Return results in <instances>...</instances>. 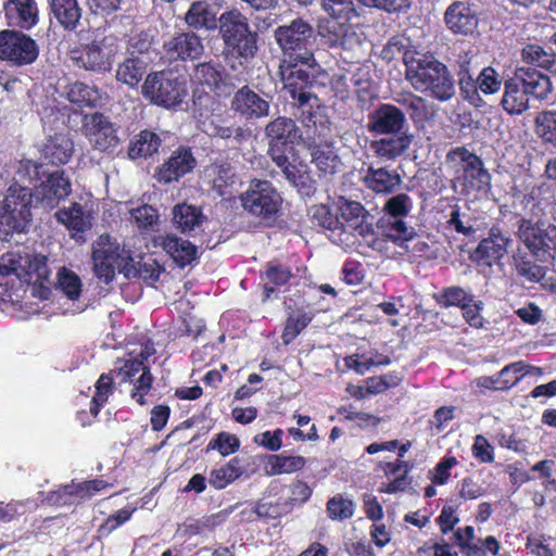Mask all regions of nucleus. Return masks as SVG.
<instances>
[{
  "label": "nucleus",
  "instance_id": "50",
  "mask_svg": "<svg viewBox=\"0 0 556 556\" xmlns=\"http://www.w3.org/2000/svg\"><path fill=\"white\" fill-rule=\"evenodd\" d=\"M355 511L354 502L344 497L341 494H337L329 498L327 502V514L328 517L332 520H346L353 517Z\"/></svg>",
  "mask_w": 556,
  "mask_h": 556
},
{
  "label": "nucleus",
  "instance_id": "57",
  "mask_svg": "<svg viewBox=\"0 0 556 556\" xmlns=\"http://www.w3.org/2000/svg\"><path fill=\"white\" fill-rule=\"evenodd\" d=\"M25 265V278L36 276L37 280L45 281L50 276V270L47 264V257L42 254H30L26 252Z\"/></svg>",
  "mask_w": 556,
  "mask_h": 556
},
{
  "label": "nucleus",
  "instance_id": "28",
  "mask_svg": "<svg viewBox=\"0 0 556 556\" xmlns=\"http://www.w3.org/2000/svg\"><path fill=\"white\" fill-rule=\"evenodd\" d=\"M363 181L375 193L390 194L401 186L402 177L395 170L370 165L364 174Z\"/></svg>",
  "mask_w": 556,
  "mask_h": 556
},
{
  "label": "nucleus",
  "instance_id": "25",
  "mask_svg": "<svg viewBox=\"0 0 556 556\" xmlns=\"http://www.w3.org/2000/svg\"><path fill=\"white\" fill-rule=\"evenodd\" d=\"M195 166V160L188 149H178L156 172L160 182L169 184L190 173Z\"/></svg>",
  "mask_w": 556,
  "mask_h": 556
},
{
  "label": "nucleus",
  "instance_id": "22",
  "mask_svg": "<svg viewBox=\"0 0 556 556\" xmlns=\"http://www.w3.org/2000/svg\"><path fill=\"white\" fill-rule=\"evenodd\" d=\"M108 486L109 484L101 479L84 481L80 483H72L62 486L56 492H53L50 495L49 501L60 506L71 505L76 500H89L96 494L105 490Z\"/></svg>",
  "mask_w": 556,
  "mask_h": 556
},
{
  "label": "nucleus",
  "instance_id": "9",
  "mask_svg": "<svg viewBox=\"0 0 556 556\" xmlns=\"http://www.w3.org/2000/svg\"><path fill=\"white\" fill-rule=\"evenodd\" d=\"M123 42L114 35L97 36L83 49L71 51V60L80 68L92 72H108L112 68Z\"/></svg>",
  "mask_w": 556,
  "mask_h": 556
},
{
  "label": "nucleus",
  "instance_id": "24",
  "mask_svg": "<svg viewBox=\"0 0 556 556\" xmlns=\"http://www.w3.org/2000/svg\"><path fill=\"white\" fill-rule=\"evenodd\" d=\"M4 12L10 26L30 29L38 23L39 12L35 0H8Z\"/></svg>",
  "mask_w": 556,
  "mask_h": 556
},
{
  "label": "nucleus",
  "instance_id": "4",
  "mask_svg": "<svg viewBox=\"0 0 556 556\" xmlns=\"http://www.w3.org/2000/svg\"><path fill=\"white\" fill-rule=\"evenodd\" d=\"M92 263L96 276L105 283L114 279L116 269L126 278L137 275V267L129 252L109 235H101L92 244Z\"/></svg>",
  "mask_w": 556,
  "mask_h": 556
},
{
  "label": "nucleus",
  "instance_id": "51",
  "mask_svg": "<svg viewBox=\"0 0 556 556\" xmlns=\"http://www.w3.org/2000/svg\"><path fill=\"white\" fill-rule=\"evenodd\" d=\"M392 219L388 220L384 226V236L397 245L410 241L416 235L414 228L407 226L402 218Z\"/></svg>",
  "mask_w": 556,
  "mask_h": 556
},
{
  "label": "nucleus",
  "instance_id": "41",
  "mask_svg": "<svg viewBox=\"0 0 556 556\" xmlns=\"http://www.w3.org/2000/svg\"><path fill=\"white\" fill-rule=\"evenodd\" d=\"M55 288L68 300L78 301L83 292V281L80 277L67 267H60L56 271Z\"/></svg>",
  "mask_w": 556,
  "mask_h": 556
},
{
  "label": "nucleus",
  "instance_id": "20",
  "mask_svg": "<svg viewBox=\"0 0 556 556\" xmlns=\"http://www.w3.org/2000/svg\"><path fill=\"white\" fill-rule=\"evenodd\" d=\"M266 136L269 139L268 153L273 157V151L276 153H286L289 144H293L301 138L300 129L294 121L287 117H278L266 126Z\"/></svg>",
  "mask_w": 556,
  "mask_h": 556
},
{
  "label": "nucleus",
  "instance_id": "18",
  "mask_svg": "<svg viewBox=\"0 0 556 556\" xmlns=\"http://www.w3.org/2000/svg\"><path fill=\"white\" fill-rule=\"evenodd\" d=\"M405 114L395 105L381 104L368 115L367 129L375 135L404 131Z\"/></svg>",
  "mask_w": 556,
  "mask_h": 556
},
{
  "label": "nucleus",
  "instance_id": "30",
  "mask_svg": "<svg viewBox=\"0 0 556 556\" xmlns=\"http://www.w3.org/2000/svg\"><path fill=\"white\" fill-rule=\"evenodd\" d=\"M41 153L51 164H66L73 156L74 142L68 134H55L47 139Z\"/></svg>",
  "mask_w": 556,
  "mask_h": 556
},
{
  "label": "nucleus",
  "instance_id": "17",
  "mask_svg": "<svg viewBox=\"0 0 556 556\" xmlns=\"http://www.w3.org/2000/svg\"><path fill=\"white\" fill-rule=\"evenodd\" d=\"M71 189L70 179L64 176L63 172L55 170L35 189L31 199L34 198L36 203L43 208L50 210L64 200L71 193Z\"/></svg>",
  "mask_w": 556,
  "mask_h": 556
},
{
  "label": "nucleus",
  "instance_id": "3",
  "mask_svg": "<svg viewBox=\"0 0 556 556\" xmlns=\"http://www.w3.org/2000/svg\"><path fill=\"white\" fill-rule=\"evenodd\" d=\"M274 39L281 50V59H292L316 68L313 52L315 30L308 21L296 17L278 25L274 30Z\"/></svg>",
  "mask_w": 556,
  "mask_h": 556
},
{
  "label": "nucleus",
  "instance_id": "45",
  "mask_svg": "<svg viewBox=\"0 0 556 556\" xmlns=\"http://www.w3.org/2000/svg\"><path fill=\"white\" fill-rule=\"evenodd\" d=\"M26 248L18 247L14 251H10L0 256V275H15L20 279L25 278L26 269L25 265Z\"/></svg>",
  "mask_w": 556,
  "mask_h": 556
},
{
  "label": "nucleus",
  "instance_id": "26",
  "mask_svg": "<svg viewBox=\"0 0 556 556\" xmlns=\"http://www.w3.org/2000/svg\"><path fill=\"white\" fill-rule=\"evenodd\" d=\"M413 136L407 131L388 134L387 137L374 140L370 144L374 153L386 161H394L410 147Z\"/></svg>",
  "mask_w": 556,
  "mask_h": 556
},
{
  "label": "nucleus",
  "instance_id": "27",
  "mask_svg": "<svg viewBox=\"0 0 556 556\" xmlns=\"http://www.w3.org/2000/svg\"><path fill=\"white\" fill-rule=\"evenodd\" d=\"M350 21L336 20L329 25L328 41L331 47L355 50L361 47L363 33Z\"/></svg>",
  "mask_w": 556,
  "mask_h": 556
},
{
  "label": "nucleus",
  "instance_id": "63",
  "mask_svg": "<svg viewBox=\"0 0 556 556\" xmlns=\"http://www.w3.org/2000/svg\"><path fill=\"white\" fill-rule=\"evenodd\" d=\"M483 303L476 301L473 298L468 301L463 307V317L473 328L480 329L484 327V318L481 315Z\"/></svg>",
  "mask_w": 556,
  "mask_h": 556
},
{
  "label": "nucleus",
  "instance_id": "5",
  "mask_svg": "<svg viewBox=\"0 0 556 556\" xmlns=\"http://www.w3.org/2000/svg\"><path fill=\"white\" fill-rule=\"evenodd\" d=\"M320 73V66L316 62V68L292 59H281L279 63V76L283 84V91L301 108L318 106V99L309 91V87Z\"/></svg>",
  "mask_w": 556,
  "mask_h": 556
},
{
  "label": "nucleus",
  "instance_id": "14",
  "mask_svg": "<svg viewBox=\"0 0 556 556\" xmlns=\"http://www.w3.org/2000/svg\"><path fill=\"white\" fill-rule=\"evenodd\" d=\"M39 49L29 36L15 31L0 33V58L15 65L31 64L38 58Z\"/></svg>",
  "mask_w": 556,
  "mask_h": 556
},
{
  "label": "nucleus",
  "instance_id": "46",
  "mask_svg": "<svg viewBox=\"0 0 556 556\" xmlns=\"http://www.w3.org/2000/svg\"><path fill=\"white\" fill-rule=\"evenodd\" d=\"M201 211L188 204H180L174 208V222L181 231H192L202 223Z\"/></svg>",
  "mask_w": 556,
  "mask_h": 556
},
{
  "label": "nucleus",
  "instance_id": "61",
  "mask_svg": "<svg viewBox=\"0 0 556 556\" xmlns=\"http://www.w3.org/2000/svg\"><path fill=\"white\" fill-rule=\"evenodd\" d=\"M472 294L460 287H448L442 290L438 302L443 306H459L460 308L471 301Z\"/></svg>",
  "mask_w": 556,
  "mask_h": 556
},
{
  "label": "nucleus",
  "instance_id": "52",
  "mask_svg": "<svg viewBox=\"0 0 556 556\" xmlns=\"http://www.w3.org/2000/svg\"><path fill=\"white\" fill-rule=\"evenodd\" d=\"M363 3L361 0H358ZM323 8L328 12L333 21H351L357 16L353 0H323Z\"/></svg>",
  "mask_w": 556,
  "mask_h": 556
},
{
  "label": "nucleus",
  "instance_id": "19",
  "mask_svg": "<svg viewBox=\"0 0 556 556\" xmlns=\"http://www.w3.org/2000/svg\"><path fill=\"white\" fill-rule=\"evenodd\" d=\"M204 46L201 38L194 33H180L163 45L164 58L172 61L194 60L202 55Z\"/></svg>",
  "mask_w": 556,
  "mask_h": 556
},
{
  "label": "nucleus",
  "instance_id": "32",
  "mask_svg": "<svg viewBox=\"0 0 556 556\" xmlns=\"http://www.w3.org/2000/svg\"><path fill=\"white\" fill-rule=\"evenodd\" d=\"M156 242L180 267L189 265L195 258L197 248L174 235L160 236Z\"/></svg>",
  "mask_w": 556,
  "mask_h": 556
},
{
  "label": "nucleus",
  "instance_id": "58",
  "mask_svg": "<svg viewBox=\"0 0 556 556\" xmlns=\"http://www.w3.org/2000/svg\"><path fill=\"white\" fill-rule=\"evenodd\" d=\"M207 448L217 451L226 457L235 454L240 448V440L232 433L220 432L210 441Z\"/></svg>",
  "mask_w": 556,
  "mask_h": 556
},
{
  "label": "nucleus",
  "instance_id": "64",
  "mask_svg": "<svg viewBox=\"0 0 556 556\" xmlns=\"http://www.w3.org/2000/svg\"><path fill=\"white\" fill-rule=\"evenodd\" d=\"M283 430L276 429L275 431H264L254 437L255 444L266 448L270 452H277L282 446Z\"/></svg>",
  "mask_w": 556,
  "mask_h": 556
},
{
  "label": "nucleus",
  "instance_id": "10",
  "mask_svg": "<svg viewBox=\"0 0 556 556\" xmlns=\"http://www.w3.org/2000/svg\"><path fill=\"white\" fill-rule=\"evenodd\" d=\"M187 92L185 78L173 72L149 74L142 85L143 97L166 109L179 105Z\"/></svg>",
  "mask_w": 556,
  "mask_h": 556
},
{
  "label": "nucleus",
  "instance_id": "49",
  "mask_svg": "<svg viewBox=\"0 0 556 556\" xmlns=\"http://www.w3.org/2000/svg\"><path fill=\"white\" fill-rule=\"evenodd\" d=\"M96 391L90 404V414L97 417L100 408L108 402L109 397L113 394L114 382L113 378L108 374H102L96 382Z\"/></svg>",
  "mask_w": 556,
  "mask_h": 556
},
{
  "label": "nucleus",
  "instance_id": "39",
  "mask_svg": "<svg viewBox=\"0 0 556 556\" xmlns=\"http://www.w3.org/2000/svg\"><path fill=\"white\" fill-rule=\"evenodd\" d=\"M466 88L472 87L473 93L481 92L485 96L497 93L502 85L504 86L501 74L491 66L484 67L476 79L467 80ZM467 92V89L465 90Z\"/></svg>",
  "mask_w": 556,
  "mask_h": 556
},
{
  "label": "nucleus",
  "instance_id": "31",
  "mask_svg": "<svg viewBox=\"0 0 556 556\" xmlns=\"http://www.w3.org/2000/svg\"><path fill=\"white\" fill-rule=\"evenodd\" d=\"M55 218L71 231L72 237H77L91 228V215L78 203L59 210Z\"/></svg>",
  "mask_w": 556,
  "mask_h": 556
},
{
  "label": "nucleus",
  "instance_id": "56",
  "mask_svg": "<svg viewBox=\"0 0 556 556\" xmlns=\"http://www.w3.org/2000/svg\"><path fill=\"white\" fill-rule=\"evenodd\" d=\"M535 124L536 132L544 141L556 143V110L540 113Z\"/></svg>",
  "mask_w": 556,
  "mask_h": 556
},
{
  "label": "nucleus",
  "instance_id": "38",
  "mask_svg": "<svg viewBox=\"0 0 556 556\" xmlns=\"http://www.w3.org/2000/svg\"><path fill=\"white\" fill-rule=\"evenodd\" d=\"M271 160L281 168L286 179L294 187H303L308 180L307 166L305 164L291 163L286 153L273 151Z\"/></svg>",
  "mask_w": 556,
  "mask_h": 556
},
{
  "label": "nucleus",
  "instance_id": "6",
  "mask_svg": "<svg viewBox=\"0 0 556 556\" xmlns=\"http://www.w3.org/2000/svg\"><path fill=\"white\" fill-rule=\"evenodd\" d=\"M446 163L459 181L463 189L486 192L491 187V175L485 169L482 160L465 147L452 149L446 154Z\"/></svg>",
  "mask_w": 556,
  "mask_h": 556
},
{
  "label": "nucleus",
  "instance_id": "12",
  "mask_svg": "<svg viewBox=\"0 0 556 556\" xmlns=\"http://www.w3.org/2000/svg\"><path fill=\"white\" fill-rule=\"evenodd\" d=\"M81 132L90 147L101 153L112 154L121 144L118 126L99 112L84 115Z\"/></svg>",
  "mask_w": 556,
  "mask_h": 556
},
{
  "label": "nucleus",
  "instance_id": "47",
  "mask_svg": "<svg viewBox=\"0 0 556 556\" xmlns=\"http://www.w3.org/2000/svg\"><path fill=\"white\" fill-rule=\"evenodd\" d=\"M312 162L316 165L318 170L324 174H333L340 166L338 155L330 144L314 147L312 151Z\"/></svg>",
  "mask_w": 556,
  "mask_h": 556
},
{
  "label": "nucleus",
  "instance_id": "42",
  "mask_svg": "<svg viewBox=\"0 0 556 556\" xmlns=\"http://www.w3.org/2000/svg\"><path fill=\"white\" fill-rule=\"evenodd\" d=\"M242 472L241 459L233 457L222 467L213 469L208 482L215 489L222 490L238 479Z\"/></svg>",
  "mask_w": 556,
  "mask_h": 556
},
{
  "label": "nucleus",
  "instance_id": "54",
  "mask_svg": "<svg viewBox=\"0 0 556 556\" xmlns=\"http://www.w3.org/2000/svg\"><path fill=\"white\" fill-rule=\"evenodd\" d=\"M38 504L34 500L15 501L7 505H0V522H11L15 518L35 510Z\"/></svg>",
  "mask_w": 556,
  "mask_h": 556
},
{
  "label": "nucleus",
  "instance_id": "60",
  "mask_svg": "<svg viewBox=\"0 0 556 556\" xmlns=\"http://www.w3.org/2000/svg\"><path fill=\"white\" fill-rule=\"evenodd\" d=\"M525 369V362L518 361L506 365L498 372L500 377V390H509L515 387L522 378Z\"/></svg>",
  "mask_w": 556,
  "mask_h": 556
},
{
  "label": "nucleus",
  "instance_id": "23",
  "mask_svg": "<svg viewBox=\"0 0 556 556\" xmlns=\"http://www.w3.org/2000/svg\"><path fill=\"white\" fill-rule=\"evenodd\" d=\"M444 20L447 28L457 35H471L478 26L476 13L462 1H455L447 7Z\"/></svg>",
  "mask_w": 556,
  "mask_h": 556
},
{
  "label": "nucleus",
  "instance_id": "35",
  "mask_svg": "<svg viewBox=\"0 0 556 556\" xmlns=\"http://www.w3.org/2000/svg\"><path fill=\"white\" fill-rule=\"evenodd\" d=\"M66 99L78 106H96L100 101V92L94 86L81 81L68 84L63 91Z\"/></svg>",
  "mask_w": 556,
  "mask_h": 556
},
{
  "label": "nucleus",
  "instance_id": "15",
  "mask_svg": "<svg viewBox=\"0 0 556 556\" xmlns=\"http://www.w3.org/2000/svg\"><path fill=\"white\" fill-rule=\"evenodd\" d=\"M518 238L535 256L544 255L549 249L556 251V227L552 225L521 220Z\"/></svg>",
  "mask_w": 556,
  "mask_h": 556
},
{
  "label": "nucleus",
  "instance_id": "48",
  "mask_svg": "<svg viewBox=\"0 0 556 556\" xmlns=\"http://www.w3.org/2000/svg\"><path fill=\"white\" fill-rule=\"evenodd\" d=\"M313 315L309 312L295 311L291 313L287 319L285 330L282 332V342L290 344L312 321Z\"/></svg>",
  "mask_w": 556,
  "mask_h": 556
},
{
  "label": "nucleus",
  "instance_id": "8",
  "mask_svg": "<svg viewBox=\"0 0 556 556\" xmlns=\"http://www.w3.org/2000/svg\"><path fill=\"white\" fill-rule=\"evenodd\" d=\"M219 29L229 52L245 61L254 58L257 52V35L250 29L245 15L237 10L223 13Z\"/></svg>",
  "mask_w": 556,
  "mask_h": 556
},
{
  "label": "nucleus",
  "instance_id": "59",
  "mask_svg": "<svg viewBox=\"0 0 556 556\" xmlns=\"http://www.w3.org/2000/svg\"><path fill=\"white\" fill-rule=\"evenodd\" d=\"M412 205L410 198L405 193H400L387 200L383 211L389 218H403L408 215Z\"/></svg>",
  "mask_w": 556,
  "mask_h": 556
},
{
  "label": "nucleus",
  "instance_id": "16",
  "mask_svg": "<svg viewBox=\"0 0 556 556\" xmlns=\"http://www.w3.org/2000/svg\"><path fill=\"white\" fill-rule=\"evenodd\" d=\"M117 376L123 382H132V399L140 405H146L144 396L152 387V375L150 369L139 358H130L124 362V365L117 368Z\"/></svg>",
  "mask_w": 556,
  "mask_h": 556
},
{
  "label": "nucleus",
  "instance_id": "29",
  "mask_svg": "<svg viewBox=\"0 0 556 556\" xmlns=\"http://www.w3.org/2000/svg\"><path fill=\"white\" fill-rule=\"evenodd\" d=\"M511 240L500 229H491L488 238L483 239L476 249L479 261L486 265L501 260L506 253Z\"/></svg>",
  "mask_w": 556,
  "mask_h": 556
},
{
  "label": "nucleus",
  "instance_id": "34",
  "mask_svg": "<svg viewBox=\"0 0 556 556\" xmlns=\"http://www.w3.org/2000/svg\"><path fill=\"white\" fill-rule=\"evenodd\" d=\"M134 54L135 51H131L130 56L119 64L116 71L117 80L130 87H135L139 84L148 65L146 58L140 55L135 56Z\"/></svg>",
  "mask_w": 556,
  "mask_h": 556
},
{
  "label": "nucleus",
  "instance_id": "11",
  "mask_svg": "<svg viewBox=\"0 0 556 556\" xmlns=\"http://www.w3.org/2000/svg\"><path fill=\"white\" fill-rule=\"evenodd\" d=\"M244 211L261 218L275 217L282 205V197L268 180L253 179L240 194Z\"/></svg>",
  "mask_w": 556,
  "mask_h": 556
},
{
  "label": "nucleus",
  "instance_id": "62",
  "mask_svg": "<svg viewBox=\"0 0 556 556\" xmlns=\"http://www.w3.org/2000/svg\"><path fill=\"white\" fill-rule=\"evenodd\" d=\"M43 165L31 160L21 161L16 169V179L33 182L43 175Z\"/></svg>",
  "mask_w": 556,
  "mask_h": 556
},
{
  "label": "nucleus",
  "instance_id": "21",
  "mask_svg": "<svg viewBox=\"0 0 556 556\" xmlns=\"http://www.w3.org/2000/svg\"><path fill=\"white\" fill-rule=\"evenodd\" d=\"M269 101L244 86L231 100V109L245 119H257L269 114Z\"/></svg>",
  "mask_w": 556,
  "mask_h": 556
},
{
  "label": "nucleus",
  "instance_id": "44",
  "mask_svg": "<svg viewBox=\"0 0 556 556\" xmlns=\"http://www.w3.org/2000/svg\"><path fill=\"white\" fill-rule=\"evenodd\" d=\"M190 27L212 29L216 27L215 14L206 2L198 1L191 4L185 16Z\"/></svg>",
  "mask_w": 556,
  "mask_h": 556
},
{
  "label": "nucleus",
  "instance_id": "55",
  "mask_svg": "<svg viewBox=\"0 0 556 556\" xmlns=\"http://www.w3.org/2000/svg\"><path fill=\"white\" fill-rule=\"evenodd\" d=\"M314 225L334 232L342 226L338 216L327 205H315L309 211Z\"/></svg>",
  "mask_w": 556,
  "mask_h": 556
},
{
  "label": "nucleus",
  "instance_id": "7",
  "mask_svg": "<svg viewBox=\"0 0 556 556\" xmlns=\"http://www.w3.org/2000/svg\"><path fill=\"white\" fill-rule=\"evenodd\" d=\"M31 191L17 182L11 185L0 198V240H7L14 232H21L29 222Z\"/></svg>",
  "mask_w": 556,
  "mask_h": 556
},
{
  "label": "nucleus",
  "instance_id": "2",
  "mask_svg": "<svg viewBox=\"0 0 556 556\" xmlns=\"http://www.w3.org/2000/svg\"><path fill=\"white\" fill-rule=\"evenodd\" d=\"M553 90L548 76L538 71L518 67L514 76L504 81L502 108L509 115H520L529 109L530 97L547 99Z\"/></svg>",
  "mask_w": 556,
  "mask_h": 556
},
{
  "label": "nucleus",
  "instance_id": "33",
  "mask_svg": "<svg viewBox=\"0 0 556 556\" xmlns=\"http://www.w3.org/2000/svg\"><path fill=\"white\" fill-rule=\"evenodd\" d=\"M306 465L301 455L270 454L266 456L264 471L267 476L290 475L300 471Z\"/></svg>",
  "mask_w": 556,
  "mask_h": 556
},
{
  "label": "nucleus",
  "instance_id": "37",
  "mask_svg": "<svg viewBox=\"0 0 556 556\" xmlns=\"http://www.w3.org/2000/svg\"><path fill=\"white\" fill-rule=\"evenodd\" d=\"M51 11L59 23L66 29H74L80 17L81 9L77 0H50Z\"/></svg>",
  "mask_w": 556,
  "mask_h": 556
},
{
  "label": "nucleus",
  "instance_id": "40",
  "mask_svg": "<svg viewBox=\"0 0 556 556\" xmlns=\"http://www.w3.org/2000/svg\"><path fill=\"white\" fill-rule=\"evenodd\" d=\"M192 79L195 84L214 91L220 88L223 81V68L212 62L200 63L195 66Z\"/></svg>",
  "mask_w": 556,
  "mask_h": 556
},
{
  "label": "nucleus",
  "instance_id": "1",
  "mask_svg": "<svg viewBox=\"0 0 556 556\" xmlns=\"http://www.w3.org/2000/svg\"><path fill=\"white\" fill-rule=\"evenodd\" d=\"M405 78L418 92L429 93L439 101L455 94L454 79L445 64L431 53L405 50L403 53Z\"/></svg>",
  "mask_w": 556,
  "mask_h": 556
},
{
  "label": "nucleus",
  "instance_id": "43",
  "mask_svg": "<svg viewBox=\"0 0 556 556\" xmlns=\"http://www.w3.org/2000/svg\"><path fill=\"white\" fill-rule=\"evenodd\" d=\"M522 60L534 66L556 73V54L538 45H527L521 51Z\"/></svg>",
  "mask_w": 556,
  "mask_h": 556
},
{
  "label": "nucleus",
  "instance_id": "13",
  "mask_svg": "<svg viewBox=\"0 0 556 556\" xmlns=\"http://www.w3.org/2000/svg\"><path fill=\"white\" fill-rule=\"evenodd\" d=\"M339 210L345 227L362 238L366 245L378 252L386 250L387 240L376 233L367 211L359 202L344 200Z\"/></svg>",
  "mask_w": 556,
  "mask_h": 556
},
{
  "label": "nucleus",
  "instance_id": "36",
  "mask_svg": "<svg viewBox=\"0 0 556 556\" xmlns=\"http://www.w3.org/2000/svg\"><path fill=\"white\" fill-rule=\"evenodd\" d=\"M160 137L152 131L142 130L129 144L128 156L130 160L147 159L159 151Z\"/></svg>",
  "mask_w": 556,
  "mask_h": 556
},
{
  "label": "nucleus",
  "instance_id": "53",
  "mask_svg": "<svg viewBox=\"0 0 556 556\" xmlns=\"http://www.w3.org/2000/svg\"><path fill=\"white\" fill-rule=\"evenodd\" d=\"M129 215L130 223L140 230L153 229L159 219L156 211L148 204L131 208Z\"/></svg>",
  "mask_w": 556,
  "mask_h": 556
}]
</instances>
